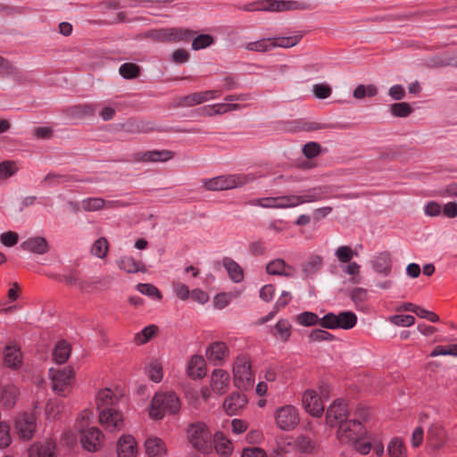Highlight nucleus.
<instances>
[{"mask_svg":"<svg viewBox=\"0 0 457 457\" xmlns=\"http://www.w3.org/2000/svg\"><path fill=\"white\" fill-rule=\"evenodd\" d=\"M255 9L270 12L287 11V1L266 0L261 3Z\"/></svg>","mask_w":457,"mask_h":457,"instance_id":"obj_42","label":"nucleus"},{"mask_svg":"<svg viewBox=\"0 0 457 457\" xmlns=\"http://www.w3.org/2000/svg\"><path fill=\"white\" fill-rule=\"evenodd\" d=\"M54 445L53 442L36 443L29 449V457H54Z\"/></svg>","mask_w":457,"mask_h":457,"instance_id":"obj_29","label":"nucleus"},{"mask_svg":"<svg viewBox=\"0 0 457 457\" xmlns=\"http://www.w3.org/2000/svg\"><path fill=\"white\" fill-rule=\"evenodd\" d=\"M187 436L193 447L200 452L207 453L212 449V435L204 423L192 424L187 429Z\"/></svg>","mask_w":457,"mask_h":457,"instance_id":"obj_7","label":"nucleus"},{"mask_svg":"<svg viewBox=\"0 0 457 457\" xmlns=\"http://www.w3.org/2000/svg\"><path fill=\"white\" fill-rule=\"evenodd\" d=\"M309 338L312 342H321L332 341L335 337L326 330L317 328L311 331Z\"/></svg>","mask_w":457,"mask_h":457,"instance_id":"obj_60","label":"nucleus"},{"mask_svg":"<svg viewBox=\"0 0 457 457\" xmlns=\"http://www.w3.org/2000/svg\"><path fill=\"white\" fill-rule=\"evenodd\" d=\"M234 385L239 389H249L253 385L249 359L245 355L237 356L233 364Z\"/></svg>","mask_w":457,"mask_h":457,"instance_id":"obj_6","label":"nucleus"},{"mask_svg":"<svg viewBox=\"0 0 457 457\" xmlns=\"http://www.w3.org/2000/svg\"><path fill=\"white\" fill-rule=\"evenodd\" d=\"M374 270L386 276L389 275L392 269V258L389 252L379 253L372 262Z\"/></svg>","mask_w":457,"mask_h":457,"instance_id":"obj_27","label":"nucleus"},{"mask_svg":"<svg viewBox=\"0 0 457 457\" xmlns=\"http://www.w3.org/2000/svg\"><path fill=\"white\" fill-rule=\"evenodd\" d=\"M213 445L217 453L221 456H228L232 453V443L221 432L214 434Z\"/></svg>","mask_w":457,"mask_h":457,"instance_id":"obj_31","label":"nucleus"},{"mask_svg":"<svg viewBox=\"0 0 457 457\" xmlns=\"http://www.w3.org/2000/svg\"><path fill=\"white\" fill-rule=\"evenodd\" d=\"M145 453L149 457H162L166 453L164 442L159 437H149L145 442Z\"/></svg>","mask_w":457,"mask_h":457,"instance_id":"obj_28","label":"nucleus"},{"mask_svg":"<svg viewBox=\"0 0 457 457\" xmlns=\"http://www.w3.org/2000/svg\"><path fill=\"white\" fill-rule=\"evenodd\" d=\"M209 111L207 114H225L227 112L240 111L241 105L233 103H224L208 106Z\"/></svg>","mask_w":457,"mask_h":457,"instance_id":"obj_40","label":"nucleus"},{"mask_svg":"<svg viewBox=\"0 0 457 457\" xmlns=\"http://www.w3.org/2000/svg\"><path fill=\"white\" fill-rule=\"evenodd\" d=\"M0 74L10 77L14 80L21 78V71L8 61L0 56Z\"/></svg>","mask_w":457,"mask_h":457,"instance_id":"obj_41","label":"nucleus"},{"mask_svg":"<svg viewBox=\"0 0 457 457\" xmlns=\"http://www.w3.org/2000/svg\"><path fill=\"white\" fill-rule=\"evenodd\" d=\"M387 451L390 457H406L404 445L399 438L391 440Z\"/></svg>","mask_w":457,"mask_h":457,"instance_id":"obj_46","label":"nucleus"},{"mask_svg":"<svg viewBox=\"0 0 457 457\" xmlns=\"http://www.w3.org/2000/svg\"><path fill=\"white\" fill-rule=\"evenodd\" d=\"M275 333L273 334L275 337H278L282 342H287L292 333V325L286 319L279 320L275 327Z\"/></svg>","mask_w":457,"mask_h":457,"instance_id":"obj_36","label":"nucleus"},{"mask_svg":"<svg viewBox=\"0 0 457 457\" xmlns=\"http://www.w3.org/2000/svg\"><path fill=\"white\" fill-rule=\"evenodd\" d=\"M173 156L174 153L170 150H152L135 154L134 160L143 162H167Z\"/></svg>","mask_w":457,"mask_h":457,"instance_id":"obj_19","label":"nucleus"},{"mask_svg":"<svg viewBox=\"0 0 457 457\" xmlns=\"http://www.w3.org/2000/svg\"><path fill=\"white\" fill-rule=\"evenodd\" d=\"M230 385V376L228 372L222 369H215L211 374L210 386L212 391L219 395L227 393Z\"/></svg>","mask_w":457,"mask_h":457,"instance_id":"obj_14","label":"nucleus"},{"mask_svg":"<svg viewBox=\"0 0 457 457\" xmlns=\"http://www.w3.org/2000/svg\"><path fill=\"white\" fill-rule=\"evenodd\" d=\"M302 37L303 35L301 33H296L290 37H278L272 38V45H274V48H289L296 46L300 42Z\"/></svg>","mask_w":457,"mask_h":457,"instance_id":"obj_39","label":"nucleus"},{"mask_svg":"<svg viewBox=\"0 0 457 457\" xmlns=\"http://www.w3.org/2000/svg\"><path fill=\"white\" fill-rule=\"evenodd\" d=\"M137 453V443L130 435H123L117 443L118 457H135Z\"/></svg>","mask_w":457,"mask_h":457,"instance_id":"obj_20","label":"nucleus"},{"mask_svg":"<svg viewBox=\"0 0 457 457\" xmlns=\"http://www.w3.org/2000/svg\"><path fill=\"white\" fill-rule=\"evenodd\" d=\"M158 331L156 325H149L145 327L141 332L136 334L135 343L137 345H144L148 342Z\"/></svg>","mask_w":457,"mask_h":457,"instance_id":"obj_43","label":"nucleus"},{"mask_svg":"<svg viewBox=\"0 0 457 457\" xmlns=\"http://www.w3.org/2000/svg\"><path fill=\"white\" fill-rule=\"evenodd\" d=\"M335 255L340 262L346 263L350 262L357 253L348 245H342L336 250Z\"/></svg>","mask_w":457,"mask_h":457,"instance_id":"obj_51","label":"nucleus"},{"mask_svg":"<svg viewBox=\"0 0 457 457\" xmlns=\"http://www.w3.org/2000/svg\"><path fill=\"white\" fill-rule=\"evenodd\" d=\"M206 364L202 355H193L188 362L187 372L193 378H202L206 375Z\"/></svg>","mask_w":457,"mask_h":457,"instance_id":"obj_23","label":"nucleus"},{"mask_svg":"<svg viewBox=\"0 0 457 457\" xmlns=\"http://www.w3.org/2000/svg\"><path fill=\"white\" fill-rule=\"evenodd\" d=\"M58 279L60 281L64 282L65 284H67L69 286H72V285L78 286L79 288L81 290L87 289L90 286V284L88 282L83 281V280L79 279V278L73 276L72 274L58 276Z\"/></svg>","mask_w":457,"mask_h":457,"instance_id":"obj_56","label":"nucleus"},{"mask_svg":"<svg viewBox=\"0 0 457 457\" xmlns=\"http://www.w3.org/2000/svg\"><path fill=\"white\" fill-rule=\"evenodd\" d=\"M118 266L120 270L128 273L145 272V265L140 261H135L134 258L124 256L118 262Z\"/></svg>","mask_w":457,"mask_h":457,"instance_id":"obj_30","label":"nucleus"},{"mask_svg":"<svg viewBox=\"0 0 457 457\" xmlns=\"http://www.w3.org/2000/svg\"><path fill=\"white\" fill-rule=\"evenodd\" d=\"M305 411L313 417H320L324 411L321 397L312 389H308L303 395Z\"/></svg>","mask_w":457,"mask_h":457,"instance_id":"obj_15","label":"nucleus"},{"mask_svg":"<svg viewBox=\"0 0 457 457\" xmlns=\"http://www.w3.org/2000/svg\"><path fill=\"white\" fill-rule=\"evenodd\" d=\"M71 354V346L64 341H59L54 350V359L59 364H62L67 361Z\"/></svg>","mask_w":457,"mask_h":457,"instance_id":"obj_34","label":"nucleus"},{"mask_svg":"<svg viewBox=\"0 0 457 457\" xmlns=\"http://www.w3.org/2000/svg\"><path fill=\"white\" fill-rule=\"evenodd\" d=\"M223 265L226 268L229 278L236 283H238L244 278V272L242 268L232 259L225 258Z\"/></svg>","mask_w":457,"mask_h":457,"instance_id":"obj_33","label":"nucleus"},{"mask_svg":"<svg viewBox=\"0 0 457 457\" xmlns=\"http://www.w3.org/2000/svg\"><path fill=\"white\" fill-rule=\"evenodd\" d=\"M323 198L324 195L320 188L310 189L308 193L303 195H291L294 207L305 203L316 202Z\"/></svg>","mask_w":457,"mask_h":457,"instance_id":"obj_32","label":"nucleus"},{"mask_svg":"<svg viewBox=\"0 0 457 457\" xmlns=\"http://www.w3.org/2000/svg\"><path fill=\"white\" fill-rule=\"evenodd\" d=\"M321 151V146L319 143L309 142L303 147V154L308 159H312L319 155Z\"/></svg>","mask_w":457,"mask_h":457,"instance_id":"obj_62","label":"nucleus"},{"mask_svg":"<svg viewBox=\"0 0 457 457\" xmlns=\"http://www.w3.org/2000/svg\"><path fill=\"white\" fill-rule=\"evenodd\" d=\"M109 244L105 237H100L96 240L92 245L91 253L100 258L104 259L108 253Z\"/></svg>","mask_w":457,"mask_h":457,"instance_id":"obj_44","label":"nucleus"},{"mask_svg":"<svg viewBox=\"0 0 457 457\" xmlns=\"http://www.w3.org/2000/svg\"><path fill=\"white\" fill-rule=\"evenodd\" d=\"M445 431L439 425H432L427 434V440L434 449H440L445 442Z\"/></svg>","mask_w":457,"mask_h":457,"instance_id":"obj_26","label":"nucleus"},{"mask_svg":"<svg viewBox=\"0 0 457 457\" xmlns=\"http://www.w3.org/2000/svg\"><path fill=\"white\" fill-rule=\"evenodd\" d=\"M322 263V258L319 255L312 256L304 265L303 270L307 274H313L320 270Z\"/></svg>","mask_w":457,"mask_h":457,"instance_id":"obj_64","label":"nucleus"},{"mask_svg":"<svg viewBox=\"0 0 457 457\" xmlns=\"http://www.w3.org/2000/svg\"><path fill=\"white\" fill-rule=\"evenodd\" d=\"M332 89L327 84H315L312 87V93L319 99H326L331 95Z\"/></svg>","mask_w":457,"mask_h":457,"instance_id":"obj_63","label":"nucleus"},{"mask_svg":"<svg viewBox=\"0 0 457 457\" xmlns=\"http://www.w3.org/2000/svg\"><path fill=\"white\" fill-rule=\"evenodd\" d=\"M117 401V396L109 388L102 389L96 397L99 422L111 432L119 431L124 428L122 413L113 408Z\"/></svg>","mask_w":457,"mask_h":457,"instance_id":"obj_1","label":"nucleus"},{"mask_svg":"<svg viewBox=\"0 0 457 457\" xmlns=\"http://www.w3.org/2000/svg\"><path fill=\"white\" fill-rule=\"evenodd\" d=\"M249 181L247 176L228 175L218 176L210 179L204 182V187L208 190H228L245 185Z\"/></svg>","mask_w":457,"mask_h":457,"instance_id":"obj_9","label":"nucleus"},{"mask_svg":"<svg viewBox=\"0 0 457 457\" xmlns=\"http://www.w3.org/2000/svg\"><path fill=\"white\" fill-rule=\"evenodd\" d=\"M366 431L361 421L356 419L346 420L337 429V436L343 443H352L361 440Z\"/></svg>","mask_w":457,"mask_h":457,"instance_id":"obj_8","label":"nucleus"},{"mask_svg":"<svg viewBox=\"0 0 457 457\" xmlns=\"http://www.w3.org/2000/svg\"><path fill=\"white\" fill-rule=\"evenodd\" d=\"M287 264L282 259H276L266 265V271L270 275L290 277L291 273L286 270ZM288 269L291 267L287 266Z\"/></svg>","mask_w":457,"mask_h":457,"instance_id":"obj_37","label":"nucleus"},{"mask_svg":"<svg viewBox=\"0 0 457 457\" xmlns=\"http://www.w3.org/2000/svg\"><path fill=\"white\" fill-rule=\"evenodd\" d=\"M245 48L248 51L265 53L274 49V45H272V38H262L246 43Z\"/></svg>","mask_w":457,"mask_h":457,"instance_id":"obj_38","label":"nucleus"},{"mask_svg":"<svg viewBox=\"0 0 457 457\" xmlns=\"http://www.w3.org/2000/svg\"><path fill=\"white\" fill-rule=\"evenodd\" d=\"M229 350L224 342L217 341L211 344L205 352L206 358L213 365H220L228 357Z\"/></svg>","mask_w":457,"mask_h":457,"instance_id":"obj_16","label":"nucleus"},{"mask_svg":"<svg viewBox=\"0 0 457 457\" xmlns=\"http://www.w3.org/2000/svg\"><path fill=\"white\" fill-rule=\"evenodd\" d=\"M119 72L125 79H133L138 76L139 67L131 62L123 63L120 65Z\"/></svg>","mask_w":457,"mask_h":457,"instance_id":"obj_53","label":"nucleus"},{"mask_svg":"<svg viewBox=\"0 0 457 457\" xmlns=\"http://www.w3.org/2000/svg\"><path fill=\"white\" fill-rule=\"evenodd\" d=\"M213 42V37L211 35L202 34L194 38L192 42V48L194 50L204 49L212 46Z\"/></svg>","mask_w":457,"mask_h":457,"instance_id":"obj_54","label":"nucleus"},{"mask_svg":"<svg viewBox=\"0 0 457 457\" xmlns=\"http://www.w3.org/2000/svg\"><path fill=\"white\" fill-rule=\"evenodd\" d=\"M218 94L219 92L215 90L193 93L181 98L178 104L183 107L194 106L215 97Z\"/></svg>","mask_w":457,"mask_h":457,"instance_id":"obj_21","label":"nucleus"},{"mask_svg":"<svg viewBox=\"0 0 457 457\" xmlns=\"http://www.w3.org/2000/svg\"><path fill=\"white\" fill-rule=\"evenodd\" d=\"M49 372L53 390L60 395H64L70 387L71 379L74 375L73 370L70 367H64L61 370L51 369Z\"/></svg>","mask_w":457,"mask_h":457,"instance_id":"obj_11","label":"nucleus"},{"mask_svg":"<svg viewBox=\"0 0 457 457\" xmlns=\"http://www.w3.org/2000/svg\"><path fill=\"white\" fill-rule=\"evenodd\" d=\"M110 130L112 131H126L130 133H140V132H152V131H175V132H186L190 131L187 128H174L169 126H161L149 120H137L133 118H129L124 123H119L116 125H111Z\"/></svg>","mask_w":457,"mask_h":457,"instance_id":"obj_4","label":"nucleus"},{"mask_svg":"<svg viewBox=\"0 0 457 457\" xmlns=\"http://www.w3.org/2000/svg\"><path fill=\"white\" fill-rule=\"evenodd\" d=\"M137 289L143 295L151 296V297H156V299L161 300L162 299V294L159 291V289L152 285L147 283H139L137 286Z\"/></svg>","mask_w":457,"mask_h":457,"instance_id":"obj_55","label":"nucleus"},{"mask_svg":"<svg viewBox=\"0 0 457 457\" xmlns=\"http://www.w3.org/2000/svg\"><path fill=\"white\" fill-rule=\"evenodd\" d=\"M180 405V400L174 392H159L151 401L149 414L154 420H162L166 413L177 414Z\"/></svg>","mask_w":457,"mask_h":457,"instance_id":"obj_3","label":"nucleus"},{"mask_svg":"<svg viewBox=\"0 0 457 457\" xmlns=\"http://www.w3.org/2000/svg\"><path fill=\"white\" fill-rule=\"evenodd\" d=\"M295 320L302 326L311 327L319 324L318 315L312 312H303L295 317Z\"/></svg>","mask_w":457,"mask_h":457,"instance_id":"obj_48","label":"nucleus"},{"mask_svg":"<svg viewBox=\"0 0 457 457\" xmlns=\"http://www.w3.org/2000/svg\"><path fill=\"white\" fill-rule=\"evenodd\" d=\"M354 123L344 120H320L304 121L297 120L284 124L280 129L287 131H314L320 129H345L351 128Z\"/></svg>","mask_w":457,"mask_h":457,"instance_id":"obj_5","label":"nucleus"},{"mask_svg":"<svg viewBox=\"0 0 457 457\" xmlns=\"http://www.w3.org/2000/svg\"><path fill=\"white\" fill-rule=\"evenodd\" d=\"M391 323L396 326L410 327L414 324L415 318L412 315L395 314L389 317Z\"/></svg>","mask_w":457,"mask_h":457,"instance_id":"obj_57","label":"nucleus"},{"mask_svg":"<svg viewBox=\"0 0 457 457\" xmlns=\"http://www.w3.org/2000/svg\"><path fill=\"white\" fill-rule=\"evenodd\" d=\"M124 105L120 102L109 104L101 110H98V104H79L71 108V114H91L98 112L99 114H114L115 112H124Z\"/></svg>","mask_w":457,"mask_h":457,"instance_id":"obj_13","label":"nucleus"},{"mask_svg":"<svg viewBox=\"0 0 457 457\" xmlns=\"http://www.w3.org/2000/svg\"><path fill=\"white\" fill-rule=\"evenodd\" d=\"M319 324L320 325V327L327 329H337L339 326L337 323V317L333 312H328L326 315H324L320 320Z\"/></svg>","mask_w":457,"mask_h":457,"instance_id":"obj_59","label":"nucleus"},{"mask_svg":"<svg viewBox=\"0 0 457 457\" xmlns=\"http://www.w3.org/2000/svg\"><path fill=\"white\" fill-rule=\"evenodd\" d=\"M378 94L376 86L370 85H359L353 91V96L356 99H362L366 96L371 97Z\"/></svg>","mask_w":457,"mask_h":457,"instance_id":"obj_49","label":"nucleus"},{"mask_svg":"<svg viewBox=\"0 0 457 457\" xmlns=\"http://www.w3.org/2000/svg\"><path fill=\"white\" fill-rule=\"evenodd\" d=\"M91 412L84 411L80 419L76 422V428L80 435V443L82 447L91 453L101 449L104 436L102 431L96 427H88Z\"/></svg>","mask_w":457,"mask_h":457,"instance_id":"obj_2","label":"nucleus"},{"mask_svg":"<svg viewBox=\"0 0 457 457\" xmlns=\"http://www.w3.org/2000/svg\"><path fill=\"white\" fill-rule=\"evenodd\" d=\"M64 410V406L62 402L50 401L46 405V413L47 419L56 420L59 414Z\"/></svg>","mask_w":457,"mask_h":457,"instance_id":"obj_50","label":"nucleus"},{"mask_svg":"<svg viewBox=\"0 0 457 457\" xmlns=\"http://www.w3.org/2000/svg\"><path fill=\"white\" fill-rule=\"evenodd\" d=\"M149 378L154 382H160L162 379V368L157 361H152L148 367Z\"/></svg>","mask_w":457,"mask_h":457,"instance_id":"obj_61","label":"nucleus"},{"mask_svg":"<svg viewBox=\"0 0 457 457\" xmlns=\"http://www.w3.org/2000/svg\"><path fill=\"white\" fill-rule=\"evenodd\" d=\"M439 355H453L457 356V344L448 346L437 345L430 353L429 356L436 357Z\"/></svg>","mask_w":457,"mask_h":457,"instance_id":"obj_58","label":"nucleus"},{"mask_svg":"<svg viewBox=\"0 0 457 457\" xmlns=\"http://www.w3.org/2000/svg\"><path fill=\"white\" fill-rule=\"evenodd\" d=\"M4 363L11 369H18L22 362V354L16 345H6L4 348Z\"/></svg>","mask_w":457,"mask_h":457,"instance_id":"obj_24","label":"nucleus"},{"mask_svg":"<svg viewBox=\"0 0 457 457\" xmlns=\"http://www.w3.org/2000/svg\"><path fill=\"white\" fill-rule=\"evenodd\" d=\"M348 416L347 403L344 400H336L327 410L326 423L329 427H338L346 421Z\"/></svg>","mask_w":457,"mask_h":457,"instance_id":"obj_12","label":"nucleus"},{"mask_svg":"<svg viewBox=\"0 0 457 457\" xmlns=\"http://www.w3.org/2000/svg\"><path fill=\"white\" fill-rule=\"evenodd\" d=\"M258 204L263 208H290L294 207L291 195L265 197L258 200Z\"/></svg>","mask_w":457,"mask_h":457,"instance_id":"obj_25","label":"nucleus"},{"mask_svg":"<svg viewBox=\"0 0 457 457\" xmlns=\"http://www.w3.org/2000/svg\"><path fill=\"white\" fill-rule=\"evenodd\" d=\"M277 426L285 431L294 429L300 421L297 409L293 405H285L277 409L275 412Z\"/></svg>","mask_w":457,"mask_h":457,"instance_id":"obj_10","label":"nucleus"},{"mask_svg":"<svg viewBox=\"0 0 457 457\" xmlns=\"http://www.w3.org/2000/svg\"><path fill=\"white\" fill-rule=\"evenodd\" d=\"M337 317L338 328L342 329H351L357 323V316L353 312H341L338 314H336Z\"/></svg>","mask_w":457,"mask_h":457,"instance_id":"obj_35","label":"nucleus"},{"mask_svg":"<svg viewBox=\"0 0 457 457\" xmlns=\"http://www.w3.org/2000/svg\"><path fill=\"white\" fill-rule=\"evenodd\" d=\"M20 247L36 254H44L48 251V244L43 237H29L26 241L22 242Z\"/></svg>","mask_w":457,"mask_h":457,"instance_id":"obj_22","label":"nucleus"},{"mask_svg":"<svg viewBox=\"0 0 457 457\" xmlns=\"http://www.w3.org/2000/svg\"><path fill=\"white\" fill-rule=\"evenodd\" d=\"M246 403V396L238 392H235L225 399L223 409L228 415L233 416L238 414L245 407Z\"/></svg>","mask_w":457,"mask_h":457,"instance_id":"obj_18","label":"nucleus"},{"mask_svg":"<svg viewBox=\"0 0 457 457\" xmlns=\"http://www.w3.org/2000/svg\"><path fill=\"white\" fill-rule=\"evenodd\" d=\"M15 426L21 437L29 440L36 430V417L31 413H22L16 420Z\"/></svg>","mask_w":457,"mask_h":457,"instance_id":"obj_17","label":"nucleus"},{"mask_svg":"<svg viewBox=\"0 0 457 457\" xmlns=\"http://www.w3.org/2000/svg\"><path fill=\"white\" fill-rule=\"evenodd\" d=\"M170 41H188L195 34L194 31L181 29V28H170Z\"/></svg>","mask_w":457,"mask_h":457,"instance_id":"obj_45","label":"nucleus"},{"mask_svg":"<svg viewBox=\"0 0 457 457\" xmlns=\"http://www.w3.org/2000/svg\"><path fill=\"white\" fill-rule=\"evenodd\" d=\"M105 201L101 197H88L81 202L82 208L86 212H96L104 208Z\"/></svg>","mask_w":457,"mask_h":457,"instance_id":"obj_47","label":"nucleus"},{"mask_svg":"<svg viewBox=\"0 0 457 457\" xmlns=\"http://www.w3.org/2000/svg\"><path fill=\"white\" fill-rule=\"evenodd\" d=\"M18 171V167L13 161H4L0 162V179H6Z\"/></svg>","mask_w":457,"mask_h":457,"instance_id":"obj_52","label":"nucleus"}]
</instances>
